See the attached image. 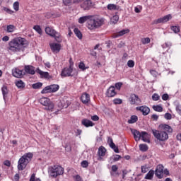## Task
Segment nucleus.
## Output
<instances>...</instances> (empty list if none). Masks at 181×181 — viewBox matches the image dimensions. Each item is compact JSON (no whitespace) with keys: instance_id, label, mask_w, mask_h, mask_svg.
Returning a JSON list of instances; mask_svg holds the SVG:
<instances>
[{"instance_id":"nucleus-20","label":"nucleus","mask_w":181,"mask_h":181,"mask_svg":"<svg viewBox=\"0 0 181 181\" xmlns=\"http://www.w3.org/2000/svg\"><path fill=\"white\" fill-rule=\"evenodd\" d=\"M117 95V93L115 92V87L110 86L106 93L107 97H115Z\"/></svg>"},{"instance_id":"nucleus-52","label":"nucleus","mask_w":181,"mask_h":181,"mask_svg":"<svg viewBox=\"0 0 181 181\" xmlns=\"http://www.w3.org/2000/svg\"><path fill=\"white\" fill-rule=\"evenodd\" d=\"M78 67L79 69H81V70H83V71L86 70V64H84V63L83 62L79 63Z\"/></svg>"},{"instance_id":"nucleus-1","label":"nucleus","mask_w":181,"mask_h":181,"mask_svg":"<svg viewBox=\"0 0 181 181\" xmlns=\"http://www.w3.org/2000/svg\"><path fill=\"white\" fill-rule=\"evenodd\" d=\"M28 40L21 37H16L8 42V49L13 53L23 52L28 47Z\"/></svg>"},{"instance_id":"nucleus-30","label":"nucleus","mask_w":181,"mask_h":181,"mask_svg":"<svg viewBox=\"0 0 181 181\" xmlns=\"http://www.w3.org/2000/svg\"><path fill=\"white\" fill-rule=\"evenodd\" d=\"M107 9H109V11H118V9H119V6H117L113 4H110L107 6Z\"/></svg>"},{"instance_id":"nucleus-16","label":"nucleus","mask_w":181,"mask_h":181,"mask_svg":"<svg viewBox=\"0 0 181 181\" xmlns=\"http://www.w3.org/2000/svg\"><path fill=\"white\" fill-rule=\"evenodd\" d=\"M13 77H16L17 78H22L23 77V71L21 70L18 68H16L12 70Z\"/></svg>"},{"instance_id":"nucleus-5","label":"nucleus","mask_w":181,"mask_h":181,"mask_svg":"<svg viewBox=\"0 0 181 181\" xmlns=\"http://www.w3.org/2000/svg\"><path fill=\"white\" fill-rule=\"evenodd\" d=\"M49 173L51 177H57L64 173V168L60 165H54L49 168Z\"/></svg>"},{"instance_id":"nucleus-43","label":"nucleus","mask_w":181,"mask_h":181,"mask_svg":"<svg viewBox=\"0 0 181 181\" xmlns=\"http://www.w3.org/2000/svg\"><path fill=\"white\" fill-rule=\"evenodd\" d=\"M13 8L14 11L18 12V11H19V3L18 1L14 2L13 4Z\"/></svg>"},{"instance_id":"nucleus-32","label":"nucleus","mask_w":181,"mask_h":181,"mask_svg":"<svg viewBox=\"0 0 181 181\" xmlns=\"http://www.w3.org/2000/svg\"><path fill=\"white\" fill-rule=\"evenodd\" d=\"M121 156L116 154V155H113L112 157H110V160H112L111 162V163H112V162H118V160H119V159H121Z\"/></svg>"},{"instance_id":"nucleus-56","label":"nucleus","mask_w":181,"mask_h":181,"mask_svg":"<svg viewBox=\"0 0 181 181\" xmlns=\"http://www.w3.org/2000/svg\"><path fill=\"white\" fill-rule=\"evenodd\" d=\"M114 104H122V100L116 98L113 100Z\"/></svg>"},{"instance_id":"nucleus-19","label":"nucleus","mask_w":181,"mask_h":181,"mask_svg":"<svg viewBox=\"0 0 181 181\" xmlns=\"http://www.w3.org/2000/svg\"><path fill=\"white\" fill-rule=\"evenodd\" d=\"M131 132H132V134H133V135H134V138L135 141H141V132L140 133L139 131H138L135 129H132Z\"/></svg>"},{"instance_id":"nucleus-38","label":"nucleus","mask_w":181,"mask_h":181,"mask_svg":"<svg viewBox=\"0 0 181 181\" xmlns=\"http://www.w3.org/2000/svg\"><path fill=\"white\" fill-rule=\"evenodd\" d=\"M14 31H15V25H7L6 32L8 33H12V32H14Z\"/></svg>"},{"instance_id":"nucleus-58","label":"nucleus","mask_w":181,"mask_h":181,"mask_svg":"<svg viewBox=\"0 0 181 181\" xmlns=\"http://www.w3.org/2000/svg\"><path fill=\"white\" fill-rule=\"evenodd\" d=\"M150 73L153 77H156V76H158V72L155 70H151Z\"/></svg>"},{"instance_id":"nucleus-48","label":"nucleus","mask_w":181,"mask_h":181,"mask_svg":"<svg viewBox=\"0 0 181 181\" xmlns=\"http://www.w3.org/2000/svg\"><path fill=\"white\" fill-rule=\"evenodd\" d=\"M3 10L4 11V12H6V13H9V15H12L13 13V11L6 8V7H4Z\"/></svg>"},{"instance_id":"nucleus-2","label":"nucleus","mask_w":181,"mask_h":181,"mask_svg":"<svg viewBox=\"0 0 181 181\" xmlns=\"http://www.w3.org/2000/svg\"><path fill=\"white\" fill-rule=\"evenodd\" d=\"M33 158V153H25L21 158L18 160V170H23V169L26 168L28 164L32 158Z\"/></svg>"},{"instance_id":"nucleus-28","label":"nucleus","mask_w":181,"mask_h":181,"mask_svg":"<svg viewBox=\"0 0 181 181\" xmlns=\"http://www.w3.org/2000/svg\"><path fill=\"white\" fill-rule=\"evenodd\" d=\"M1 91H2V94H3V98L4 100V101H6V98H8V88L5 86H4L1 88Z\"/></svg>"},{"instance_id":"nucleus-14","label":"nucleus","mask_w":181,"mask_h":181,"mask_svg":"<svg viewBox=\"0 0 181 181\" xmlns=\"http://www.w3.org/2000/svg\"><path fill=\"white\" fill-rule=\"evenodd\" d=\"M163 169L164 167L162 165H158L155 170V175L158 179L163 177Z\"/></svg>"},{"instance_id":"nucleus-12","label":"nucleus","mask_w":181,"mask_h":181,"mask_svg":"<svg viewBox=\"0 0 181 181\" xmlns=\"http://www.w3.org/2000/svg\"><path fill=\"white\" fill-rule=\"evenodd\" d=\"M93 6H94V3H93L91 0H86L81 4V8H82L83 11H90Z\"/></svg>"},{"instance_id":"nucleus-36","label":"nucleus","mask_w":181,"mask_h":181,"mask_svg":"<svg viewBox=\"0 0 181 181\" xmlns=\"http://www.w3.org/2000/svg\"><path fill=\"white\" fill-rule=\"evenodd\" d=\"M153 110H154V111H156L157 112H162V111H163V107H162V106L160 105H153L152 107Z\"/></svg>"},{"instance_id":"nucleus-6","label":"nucleus","mask_w":181,"mask_h":181,"mask_svg":"<svg viewBox=\"0 0 181 181\" xmlns=\"http://www.w3.org/2000/svg\"><path fill=\"white\" fill-rule=\"evenodd\" d=\"M39 101L42 105H44V110H46L47 111H53L54 104L50 101V99L47 98H41Z\"/></svg>"},{"instance_id":"nucleus-37","label":"nucleus","mask_w":181,"mask_h":181,"mask_svg":"<svg viewBox=\"0 0 181 181\" xmlns=\"http://www.w3.org/2000/svg\"><path fill=\"white\" fill-rule=\"evenodd\" d=\"M119 21V16L117 15L114 16L111 19H110V23L113 25H115Z\"/></svg>"},{"instance_id":"nucleus-51","label":"nucleus","mask_w":181,"mask_h":181,"mask_svg":"<svg viewBox=\"0 0 181 181\" xmlns=\"http://www.w3.org/2000/svg\"><path fill=\"white\" fill-rule=\"evenodd\" d=\"M162 100H163V101H168V100H169V95H168V93H164L162 95Z\"/></svg>"},{"instance_id":"nucleus-53","label":"nucleus","mask_w":181,"mask_h":181,"mask_svg":"<svg viewBox=\"0 0 181 181\" xmlns=\"http://www.w3.org/2000/svg\"><path fill=\"white\" fill-rule=\"evenodd\" d=\"M35 173H33V174L31 175V177H30L29 181H41L40 179L37 178V179L35 180Z\"/></svg>"},{"instance_id":"nucleus-24","label":"nucleus","mask_w":181,"mask_h":181,"mask_svg":"<svg viewBox=\"0 0 181 181\" xmlns=\"http://www.w3.org/2000/svg\"><path fill=\"white\" fill-rule=\"evenodd\" d=\"M91 19V16H85L78 18V23L83 24L86 23V22H88Z\"/></svg>"},{"instance_id":"nucleus-35","label":"nucleus","mask_w":181,"mask_h":181,"mask_svg":"<svg viewBox=\"0 0 181 181\" xmlns=\"http://www.w3.org/2000/svg\"><path fill=\"white\" fill-rule=\"evenodd\" d=\"M42 86H43L42 83L37 82L32 85V87L34 90H39V88H42Z\"/></svg>"},{"instance_id":"nucleus-64","label":"nucleus","mask_w":181,"mask_h":181,"mask_svg":"<svg viewBox=\"0 0 181 181\" xmlns=\"http://www.w3.org/2000/svg\"><path fill=\"white\" fill-rule=\"evenodd\" d=\"M75 180L76 181H81V177L78 175L75 176Z\"/></svg>"},{"instance_id":"nucleus-47","label":"nucleus","mask_w":181,"mask_h":181,"mask_svg":"<svg viewBox=\"0 0 181 181\" xmlns=\"http://www.w3.org/2000/svg\"><path fill=\"white\" fill-rule=\"evenodd\" d=\"M127 66L128 67L132 68L135 66V62L133 60H129L127 62Z\"/></svg>"},{"instance_id":"nucleus-41","label":"nucleus","mask_w":181,"mask_h":181,"mask_svg":"<svg viewBox=\"0 0 181 181\" xmlns=\"http://www.w3.org/2000/svg\"><path fill=\"white\" fill-rule=\"evenodd\" d=\"M171 30H173L174 33H179L180 32V28L179 26H172Z\"/></svg>"},{"instance_id":"nucleus-23","label":"nucleus","mask_w":181,"mask_h":181,"mask_svg":"<svg viewBox=\"0 0 181 181\" xmlns=\"http://www.w3.org/2000/svg\"><path fill=\"white\" fill-rule=\"evenodd\" d=\"M81 100L83 104H88V102L90 101V95L88 93L82 94Z\"/></svg>"},{"instance_id":"nucleus-27","label":"nucleus","mask_w":181,"mask_h":181,"mask_svg":"<svg viewBox=\"0 0 181 181\" xmlns=\"http://www.w3.org/2000/svg\"><path fill=\"white\" fill-rule=\"evenodd\" d=\"M107 152V149H105V147L104 146H100L98 148V156H100V158H101V156H105V153Z\"/></svg>"},{"instance_id":"nucleus-62","label":"nucleus","mask_w":181,"mask_h":181,"mask_svg":"<svg viewBox=\"0 0 181 181\" xmlns=\"http://www.w3.org/2000/svg\"><path fill=\"white\" fill-rule=\"evenodd\" d=\"M176 111L178 112L179 114H181V105H176Z\"/></svg>"},{"instance_id":"nucleus-50","label":"nucleus","mask_w":181,"mask_h":181,"mask_svg":"<svg viewBox=\"0 0 181 181\" xmlns=\"http://www.w3.org/2000/svg\"><path fill=\"white\" fill-rule=\"evenodd\" d=\"M82 168H88V161L87 160H83L81 163Z\"/></svg>"},{"instance_id":"nucleus-42","label":"nucleus","mask_w":181,"mask_h":181,"mask_svg":"<svg viewBox=\"0 0 181 181\" xmlns=\"http://www.w3.org/2000/svg\"><path fill=\"white\" fill-rule=\"evenodd\" d=\"M110 146V148H112V149L114 150V152H115L116 153H119V150L118 149V147L115 146V144H112V145Z\"/></svg>"},{"instance_id":"nucleus-63","label":"nucleus","mask_w":181,"mask_h":181,"mask_svg":"<svg viewBox=\"0 0 181 181\" xmlns=\"http://www.w3.org/2000/svg\"><path fill=\"white\" fill-rule=\"evenodd\" d=\"M4 163L5 166H8V168L11 166V161H9L8 160H5Z\"/></svg>"},{"instance_id":"nucleus-8","label":"nucleus","mask_w":181,"mask_h":181,"mask_svg":"<svg viewBox=\"0 0 181 181\" xmlns=\"http://www.w3.org/2000/svg\"><path fill=\"white\" fill-rule=\"evenodd\" d=\"M45 33L47 35H49L52 37H54L57 42H60L62 39H60V33L56 32L54 29L50 28V27H47L45 28Z\"/></svg>"},{"instance_id":"nucleus-10","label":"nucleus","mask_w":181,"mask_h":181,"mask_svg":"<svg viewBox=\"0 0 181 181\" xmlns=\"http://www.w3.org/2000/svg\"><path fill=\"white\" fill-rule=\"evenodd\" d=\"M62 77H73L74 74H73V67L70 66L69 67L64 68L61 72Z\"/></svg>"},{"instance_id":"nucleus-17","label":"nucleus","mask_w":181,"mask_h":181,"mask_svg":"<svg viewBox=\"0 0 181 181\" xmlns=\"http://www.w3.org/2000/svg\"><path fill=\"white\" fill-rule=\"evenodd\" d=\"M136 110L137 111H141L142 112L143 115H148L149 112H151V109L148 107V106H140V107H136Z\"/></svg>"},{"instance_id":"nucleus-15","label":"nucleus","mask_w":181,"mask_h":181,"mask_svg":"<svg viewBox=\"0 0 181 181\" xmlns=\"http://www.w3.org/2000/svg\"><path fill=\"white\" fill-rule=\"evenodd\" d=\"M159 128H160L161 131H164V132H167L168 135L173 132V129L169 124H161L159 125Z\"/></svg>"},{"instance_id":"nucleus-25","label":"nucleus","mask_w":181,"mask_h":181,"mask_svg":"<svg viewBox=\"0 0 181 181\" xmlns=\"http://www.w3.org/2000/svg\"><path fill=\"white\" fill-rule=\"evenodd\" d=\"M82 125H84V127H86V128H88V127H94V123H93L91 120L83 119L82 120Z\"/></svg>"},{"instance_id":"nucleus-40","label":"nucleus","mask_w":181,"mask_h":181,"mask_svg":"<svg viewBox=\"0 0 181 181\" xmlns=\"http://www.w3.org/2000/svg\"><path fill=\"white\" fill-rule=\"evenodd\" d=\"M170 46H172V43L165 42L162 45V47L163 49H167V50H169V49H170Z\"/></svg>"},{"instance_id":"nucleus-59","label":"nucleus","mask_w":181,"mask_h":181,"mask_svg":"<svg viewBox=\"0 0 181 181\" xmlns=\"http://www.w3.org/2000/svg\"><path fill=\"white\" fill-rule=\"evenodd\" d=\"M63 2L66 6H69L71 4V0H64Z\"/></svg>"},{"instance_id":"nucleus-39","label":"nucleus","mask_w":181,"mask_h":181,"mask_svg":"<svg viewBox=\"0 0 181 181\" xmlns=\"http://www.w3.org/2000/svg\"><path fill=\"white\" fill-rule=\"evenodd\" d=\"M139 149L141 152H146L148 151V145L146 144H140Z\"/></svg>"},{"instance_id":"nucleus-55","label":"nucleus","mask_w":181,"mask_h":181,"mask_svg":"<svg viewBox=\"0 0 181 181\" xmlns=\"http://www.w3.org/2000/svg\"><path fill=\"white\" fill-rule=\"evenodd\" d=\"M165 119H172V115L170 113H165L164 115Z\"/></svg>"},{"instance_id":"nucleus-54","label":"nucleus","mask_w":181,"mask_h":181,"mask_svg":"<svg viewBox=\"0 0 181 181\" xmlns=\"http://www.w3.org/2000/svg\"><path fill=\"white\" fill-rule=\"evenodd\" d=\"M148 172V167L146 165L141 166V173H146Z\"/></svg>"},{"instance_id":"nucleus-18","label":"nucleus","mask_w":181,"mask_h":181,"mask_svg":"<svg viewBox=\"0 0 181 181\" xmlns=\"http://www.w3.org/2000/svg\"><path fill=\"white\" fill-rule=\"evenodd\" d=\"M50 49L53 53H59L60 52V44L58 43H51L49 44Z\"/></svg>"},{"instance_id":"nucleus-33","label":"nucleus","mask_w":181,"mask_h":181,"mask_svg":"<svg viewBox=\"0 0 181 181\" xmlns=\"http://www.w3.org/2000/svg\"><path fill=\"white\" fill-rule=\"evenodd\" d=\"M74 32L78 38H79L80 40L83 39V34L81 33V31H80V30H78V28H75L74 30Z\"/></svg>"},{"instance_id":"nucleus-4","label":"nucleus","mask_w":181,"mask_h":181,"mask_svg":"<svg viewBox=\"0 0 181 181\" xmlns=\"http://www.w3.org/2000/svg\"><path fill=\"white\" fill-rule=\"evenodd\" d=\"M152 132L153 136L160 142H165V141H168L169 139V134H168L165 131L153 129Z\"/></svg>"},{"instance_id":"nucleus-3","label":"nucleus","mask_w":181,"mask_h":181,"mask_svg":"<svg viewBox=\"0 0 181 181\" xmlns=\"http://www.w3.org/2000/svg\"><path fill=\"white\" fill-rule=\"evenodd\" d=\"M103 25H104V18H100L94 16H91V18L88 21V28L90 29V30H93V29H98V28H100Z\"/></svg>"},{"instance_id":"nucleus-49","label":"nucleus","mask_w":181,"mask_h":181,"mask_svg":"<svg viewBox=\"0 0 181 181\" xmlns=\"http://www.w3.org/2000/svg\"><path fill=\"white\" fill-rule=\"evenodd\" d=\"M115 88H117V90H121V87H122V82H119V83H116L115 85Z\"/></svg>"},{"instance_id":"nucleus-9","label":"nucleus","mask_w":181,"mask_h":181,"mask_svg":"<svg viewBox=\"0 0 181 181\" xmlns=\"http://www.w3.org/2000/svg\"><path fill=\"white\" fill-rule=\"evenodd\" d=\"M129 101L132 105H139L142 101L141 98L136 94H131L129 98Z\"/></svg>"},{"instance_id":"nucleus-44","label":"nucleus","mask_w":181,"mask_h":181,"mask_svg":"<svg viewBox=\"0 0 181 181\" xmlns=\"http://www.w3.org/2000/svg\"><path fill=\"white\" fill-rule=\"evenodd\" d=\"M33 30H36V32H37V33H39V35L42 34V28H40V26L39 25H35L33 27Z\"/></svg>"},{"instance_id":"nucleus-26","label":"nucleus","mask_w":181,"mask_h":181,"mask_svg":"<svg viewBox=\"0 0 181 181\" xmlns=\"http://www.w3.org/2000/svg\"><path fill=\"white\" fill-rule=\"evenodd\" d=\"M155 175V171L153 170H150L148 173L146 175L144 179L146 180H152Z\"/></svg>"},{"instance_id":"nucleus-31","label":"nucleus","mask_w":181,"mask_h":181,"mask_svg":"<svg viewBox=\"0 0 181 181\" xmlns=\"http://www.w3.org/2000/svg\"><path fill=\"white\" fill-rule=\"evenodd\" d=\"M138 121V116L132 115L130 119L128 120V124H135Z\"/></svg>"},{"instance_id":"nucleus-57","label":"nucleus","mask_w":181,"mask_h":181,"mask_svg":"<svg viewBox=\"0 0 181 181\" xmlns=\"http://www.w3.org/2000/svg\"><path fill=\"white\" fill-rule=\"evenodd\" d=\"M159 119V116H158V115H151V119H153V121H158V119Z\"/></svg>"},{"instance_id":"nucleus-21","label":"nucleus","mask_w":181,"mask_h":181,"mask_svg":"<svg viewBox=\"0 0 181 181\" xmlns=\"http://www.w3.org/2000/svg\"><path fill=\"white\" fill-rule=\"evenodd\" d=\"M141 139H142L144 142H146L147 144H149V142H151V141L149 140V134L146 132H141Z\"/></svg>"},{"instance_id":"nucleus-11","label":"nucleus","mask_w":181,"mask_h":181,"mask_svg":"<svg viewBox=\"0 0 181 181\" xmlns=\"http://www.w3.org/2000/svg\"><path fill=\"white\" fill-rule=\"evenodd\" d=\"M170 19H172V15L168 14L157 20H155L153 23V25H158V23H165L166 22H169Z\"/></svg>"},{"instance_id":"nucleus-45","label":"nucleus","mask_w":181,"mask_h":181,"mask_svg":"<svg viewBox=\"0 0 181 181\" xmlns=\"http://www.w3.org/2000/svg\"><path fill=\"white\" fill-rule=\"evenodd\" d=\"M143 45H148V43H151V39L149 37H146L141 40Z\"/></svg>"},{"instance_id":"nucleus-22","label":"nucleus","mask_w":181,"mask_h":181,"mask_svg":"<svg viewBox=\"0 0 181 181\" xmlns=\"http://www.w3.org/2000/svg\"><path fill=\"white\" fill-rule=\"evenodd\" d=\"M25 71L28 74H35V67L32 65H27L25 66Z\"/></svg>"},{"instance_id":"nucleus-46","label":"nucleus","mask_w":181,"mask_h":181,"mask_svg":"<svg viewBox=\"0 0 181 181\" xmlns=\"http://www.w3.org/2000/svg\"><path fill=\"white\" fill-rule=\"evenodd\" d=\"M160 98V96H159L157 93H154L152 95V100L153 101H158V100Z\"/></svg>"},{"instance_id":"nucleus-34","label":"nucleus","mask_w":181,"mask_h":181,"mask_svg":"<svg viewBox=\"0 0 181 181\" xmlns=\"http://www.w3.org/2000/svg\"><path fill=\"white\" fill-rule=\"evenodd\" d=\"M16 86L18 88H25V83L22 80H18L16 82Z\"/></svg>"},{"instance_id":"nucleus-60","label":"nucleus","mask_w":181,"mask_h":181,"mask_svg":"<svg viewBox=\"0 0 181 181\" xmlns=\"http://www.w3.org/2000/svg\"><path fill=\"white\" fill-rule=\"evenodd\" d=\"M118 170V166L117 165H112V172H117Z\"/></svg>"},{"instance_id":"nucleus-13","label":"nucleus","mask_w":181,"mask_h":181,"mask_svg":"<svg viewBox=\"0 0 181 181\" xmlns=\"http://www.w3.org/2000/svg\"><path fill=\"white\" fill-rule=\"evenodd\" d=\"M35 71H36V73L40 74L41 78H46L47 80H50V78H53V76H51L50 74H49V72H45V71L40 70V69H39V68H37L35 70Z\"/></svg>"},{"instance_id":"nucleus-7","label":"nucleus","mask_w":181,"mask_h":181,"mask_svg":"<svg viewBox=\"0 0 181 181\" xmlns=\"http://www.w3.org/2000/svg\"><path fill=\"white\" fill-rule=\"evenodd\" d=\"M59 88L60 86L57 84H52L46 86L41 91V94H47L49 93H56V91H59Z\"/></svg>"},{"instance_id":"nucleus-29","label":"nucleus","mask_w":181,"mask_h":181,"mask_svg":"<svg viewBox=\"0 0 181 181\" xmlns=\"http://www.w3.org/2000/svg\"><path fill=\"white\" fill-rule=\"evenodd\" d=\"M127 33H129V29L122 30L118 32L114 37H119V36H124V35H127Z\"/></svg>"},{"instance_id":"nucleus-61","label":"nucleus","mask_w":181,"mask_h":181,"mask_svg":"<svg viewBox=\"0 0 181 181\" xmlns=\"http://www.w3.org/2000/svg\"><path fill=\"white\" fill-rule=\"evenodd\" d=\"M92 121H98L100 119V117H98V115H93L91 117Z\"/></svg>"}]
</instances>
